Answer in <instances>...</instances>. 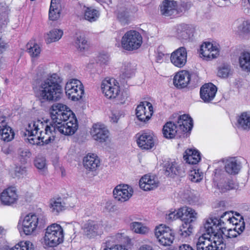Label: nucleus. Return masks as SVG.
Segmentation results:
<instances>
[{
	"instance_id": "8",
	"label": "nucleus",
	"mask_w": 250,
	"mask_h": 250,
	"mask_svg": "<svg viewBox=\"0 0 250 250\" xmlns=\"http://www.w3.org/2000/svg\"><path fill=\"white\" fill-rule=\"evenodd\" d=\"M65 91L68 98L77 101L81 99L84 93L83 86L81 81L77 79H70L66 83Z\"/></svg>"
},
{
	"instance_id": "60",
	"label": "nucleus",
	"mask_w": 250,
	"mask_h": 250,
	"mask_svg": "<svg viewBox=\"0 0 250 250\" xmlns=\"http://www.w3.org/2000/svg\"><path fill=\"white\" fill-rule=\"evenodd\" d=\"M59 0H51L50 6L52 7V8H54V7H59Z\"/></svg>"
},
{
	"instance_id": "28",
	"label": "nucleus",
	"mask_w": 250,
	"mask_h": 250,
	"mask_svg": "<svg viewBox=\"0 0 250 250\" xmlns=\"http://www.w3.org/2000/svg\"><path fill=\"white\" fill-rule=\"evenodd\" d=\"M240 168V164L235 158H230L227 159L225 162V169L226 171L229 174H237Z\"/></svg>"
},
{
	"instance_id": "48",
	"label": "nucleus",
	"mask_w": 250,
	"mask_h": 250,
	"mask_svg": "<svg viewBox=\"0 0 250 250\" xmlns=\"http://www.w3.org/2000/svg\"><path fill=\"white\" fill-rule=\"evenodd\" d=\"M50 7L49 11V18L50 20L56 21L60 17V9L59 7Z\"/></svg>"
},
{
	"instance_id": "63",
	"label": "nucleus",
	"mask_w": 250,
	"mask_h": 250,
	"mask_svg": "<svg viewBox=\"0 0 250 250\" xmlns=\"http://www.w3.org/2000/svg\"><path fill=\"white\" fill-rule=\"evenodd\" d=\"M4 231V229L3 228L0 227V234H2Z\"/></svg>"
},
{
	"instance_id": "9",
	"label": "nucleus",
	"mask_w": 250,
	"mask_h": 250,
	"mask_svg": "<svg viewBox=\"0 0 250 250\" xmlns=\"http://www.w3.org/2000/svg\"><path fill=\"white\" fill-rule=\"evenodd\" d=\"M155 235L159 243L164 246H170L175 237L173 230L163 225L155 228Z\"/></svg>"
},
{
	"instance_id": "37",
	"label": "nucleus",
	"mask_w": 250,
	"mask_h": 250,
	"mask_svg": "<svg viewBox=\"0 0 250 250\" xmlns=\"http://www.w3.org/2000/svg\"><path fill=\"white\" fill-rule=\"evenodd\" d=\"M239 62L240 67L243 70L250 72V53L245 52L239 57Z\"/></svg>"
},
{
	"instance_id": "2",
	"label": "nucleus",
	"mask_w": 250,
	"mask_h": 250,
	"mask_svg": "<svg viewBox=\"0 0 250 250\" xmlns=\"http://www.w3.org/2000/svg\"><path fill=\"white\" fill-rule=\"evenodd\" d=\"M233 219H235L234 218ZM225 221L233 223L230 216V212L226 211L222 214L219 219L210 218L206 221L203 229L205 233L200 236L196 243L197 250H218L215 241L212 242L210 237L216 236L219 230L225 229Z\"/></svg>"
},
{
	"instance_id": "58",
	"label": "nucleus",
	"mask_w": 250,
	"mask_h": 250,
	"mask_svg": "<svg viewBox=\"0 0 250 250\" xmlns=\"http://www.w3.org/2000/svg\"><path fill=\"white\" fill-rule=\"evenodd\" d=\"M138 250H154L151 246L144 245L140 247Z\"/></svg>"
},
{
	"instance_id": "10",
	"label": "nucleus",
	"mask_w": 250,
	"mask_h": 250,
	"mask_svg": "<svg viewBox=\"0 0 250 250\" xmlns=\"http://www.w3.org/2000/svg\"><path fill=\"white\" fill-rule=\"evenodd\" d=\"M44 221L40 219L35 214L30 213L26 215L22 221L23 231L26 235L31 234L38 228L43 226Z\"/></svg>"
},
{
	"instance_id": "7",
	"label": "nucleus",
	"mask_w": 250,
	"mask_h": 250,
	"mask_svg": "<svg viewBox=\"0 0 250 250\" xmlns=\"http://www.w3.org/2000/svg\"><path fill=\"white\" fill-rule=\"evenodd\" d=\"M142 37L137 31H127L123 36L121 40L122 47L128 51H133L140 48L142 44Z\"/></svg>"
},
{
	"instance_id": "15",
	"label": "nucleus",
	"mask_w": 250,
	"mask_h": 250,
	"mask_svg": "<svg viewBox=\"0 0 250 250\" xmlns=\"http://www.w3.org/2000/svg\"><path fill=\"white\" fill-rule=\"evenodd\" d=\"M133 193L132 188L127 185H118L113 191L114 198L121 202L128 200L132 196Z\"/></svg>"
},
{
	"instance_id": "38",
	"label": "nucleus",
	"mask_w": 250,
	"mask_h": 250,
	"mask_svg": "<svg viewBox=\"0 0 250 250\" xmlns=\"http://www.w3.org/2000/svg\"><path fill=\"white\" fill-rule=\"evenodd\" d=\"M1 250H34L33 244L30 241L21 242L14 247L3 248Z\"/></svg>"
},
{
	"instance_id": "62",
	"label": "nucleus",
	"mask_w": 250,
	"mask_h": 250,
	"mask_svg": "<svg viewBox=\"0 0 250 250\" xmlns=\"http://www.w3.org/2000/svg\"><path fill=\"white\" fill-rule=\"evenodd\" d=\"M118 119L119 118L117 116H115L114 114L112 115L111 117V120L113 122L117 123L118 122Z\"/></svg>"
},
{
	"instance_id": "31",
	"label": "nucleus",
	"mask_w": 250,
	"mask_h": 250,
	"mask_svg": "<svg viewBox=\"0 0 250 250\" xmlns=\"http://www.w3.org/2000/svg\"><path fill=\"white\" fill-rule=\"evenodd\" d=\"M235 23L237 26L236 32L240 36L244 37L250 33V22L243 19H238Z\"/></svg>"
},
{
	"instance_id": "26",
	"label": "nucleus",
	"mask_w": 250,
	"mask_h": 250,
	"mask_svg": "<svg viewBox=\"0 0 250 250\" xmlns=\"http://www.w3.org/2000/svg\"><path fill=\"white\" fill-rule=\"evenodd\" d=\"M194 30L188 24L182 23L177 25L176 28L177 36L182 39H188L193 36Z\"/></svg>"
},
{
	"instance_id": "40",
	"label": "nucleus",
	"mask_w": 250,
	"mask_h": 250,
	"mask_svg": "<svg viewBox=\"0 0 250 250\" xmlns=\"http://www.w3.org/2000/svg\"><path fill=\"white\" fill-rule=\"evenodd\" d=\"M135 69L130 63H125L121 70V76L123 78H129L133 76Z\"/></svg>"
},
{
	"instance_id": "11",
	"label": "nucleus",
	"mask_w": 250,
	"mask_h": 250,
	"mask_svg": "<svg viewBox=\"0 0 250 250\" xmlns=\"http://www.w3.org/2000/svg\"><path fill=\"white\" fill-rule=\"evenodd\" d=\"M67 106L62 104L56 103L53 104L50 109V114L53 123L55 125L62 120L68 119L71 115H73L70 110H68Z\"/></svg>"
},
{
	"instance_id": "34",
	"label": "nucleus",
	"mask_w": 250,
	"mask_h": 250,
	"mask_svg": "<svg viewBox=\"0 0 250 250\" xmlns=\"http://www.w3.org/2000/svg\"><path fill=\"white\" fill-rule=\"evenodd\" d=\"M165 174L166 175L174 177L180 174V169L175 162H166L164 164Z\"/></svg>"
},
{
	"instance_id": "17",
	"label": "nucleus",
	"mask_w": 250,
	"mask_h": 250,
	"mask_svg": "<svg viewBox=\"0 0 250 250\" xmlns=\"http://www.w3.org/2000/svg\"><path fill=\"white\" fill-rule=\"evenodd\" d=\"M91 133L93 139L100 143L106 142L109 138L108 130L104 125L101 124L93 125Z\"/></svg>"
},
{
	"instance_id": "24",
	"label": "nucleus",
	"mask_w": 250,
	"mask_h": 250,
	"mask_svg": "<svg viewBox=\"0 0 250 250\" xmlns=\"http://www.w3.org/2000/svg\"><path fill=\"white\" fill-rule=\"evenodd\" d=\"M190 75L187 71H181L177 73L173 78V84L178 88L185 87L189 83Z\"/></svg>"
},
{
	"instance_id": "16",
	"label": "nucleus",
	"mask_w": 250,
	"mask_h": 250,
	"mask_svg": "<svg viewBox=\"0 0 250 250\" xmlns=\"http://www.w3.org/2000/svg\"><path fill=\"white\" fill-rule=\"evenodd\" d=\"M103 225L102 224L88 220L83 227L84 235L89 238H93L103 233Z\"/></svg>"
},
{
	"instance_id": "53",
	"label": "nucleus",
	"mask_w": 250,
	"mask_h": 250,
	"mask_svg": "<svg viewBox=\"0 0 250 250\" xmlns=\"http://www.w3.org/2000/svg\"><path fill=\"white\" fill-rule=\"evenodd\" d=\"M34 165L37 168L43 169L46 165L45 160L44 158H37L34 161Z\"/></svg>"
},
{
	"instance_id": "25",
	"label": "nucleus",
	"mask_w": 250,
	"mask_h": 250,
	"mask_svg": "<svg viewBox=\"0 0 250 250\" xmlns=\"http://www.w3.org/2000/svg\"><path fill=\"white\" fill-rule=\"evenodd\" d=\"M84 167L90 171H94L100 166V160L94 154H88L83 159Z\"/></svg>"
},
{
	"instance_id": "47",
	"label": "nucleus",
	"mask_w": 250,
	"mask_h": 250,
	"mask_svg": "<svg viewBox=\"0 0 250 250\" xmlns=\"http://www.w3.org/2000/svg\"><path fill=\"white\" fill-rule=\"evenodd\" d=\"M32 43H28L27 44L28 52L32 57H37L41 53V49L39 45L34 43L32 46Z\"/></svg>"
},
{
	"instance_id": "13",
	"label": "nucleus",
	"mask_w": 250,
	"mask_h": 250,
	"mask_svg": "<svg viewBox=\"0 0 250 250\" xmlns=\"http://www.w3.org/2000/svg\"><path fill=\"white\" fill-rule=\"evenodd\" d=\"M153 113V107L152 104L147 101H144L137 106L136 115L137 118L142 122L148 121Z\"/></svg>"
},
{
	"instance_id": "35",
	"label": "nucleus",
	"mask_w": 250,
	"mask_h": 250,
	"mask_svg": "<svg viewBox=\"0 0 250 250\" xmlns=\"http://www.w3.org/2000/svg\"><path fill=\"white\" fill-rule=\"evenodd\" d=\"M84 19L90 21H95L100 16V12L98 10L92 7L84 6Z\"/></svg>"
},
{
	"instance_id": "55",
	"label": "nucleus",
	"mask_w": 250,
	"mask_h": 250,
	"mask_svg": "<svg viewBox=\"0 0 250 250\" xmlns=\"http://www.w3.org/2000/svg\"><path fill=\"white\" fill-rule=\"evenodd\" d=\"M7 120L8 119L5 116H3L0 113V130L8 126Z\"/></svg>"
},
{
	"instance_id": "14",
	"label": "nucleus",
	"mask_w": 250,
	"mask_h": 250,
	"mask_svg": "<svg viewBox=\"0 0 250 250\" xmlns=\"http://www.w3.org/2000/svg\"><path fill=\"white\" fill-rule=\"evenodd\" d=\"M201 57L206 61L211 60L216 58L219 55L218 48L209 42H206L202 44L199 50Z\"/></svg>"
},
{
	"instance_id": "32",
	"label": "nucleus",
	"mask_w": 250,
	"mask_h": 250,
	"mask_svg": "<svg viewBox=\"0 0 250 250\" xmlns=\"http://www.w3.org/2000/svg\"><path fill=\"white\" fill-rule=\"evenodd\" d=\"M49 207L50 211L55 214H58L65 209L64 203L61 198L51 199Z\"/></svg>"
},
{
	"instance_id": "51",
	"label": "nucleus",
	"mask_w": 250,
	"mask_h": 250,
	"mask_svg": "<svg viewBox=\"0 0 250 250\" xmlns=\"http://www.w3.org/2000/svg\"><path fill=\"white\" fill-rule=\"evenodd\" d=\"M128 98V94L126 91H124L121 93H119L118 96L114 98L116 103L118 104H124L125 103Z\"/></svg>"
},
{
	"instance_id": "61",
	"label": "nucleus",
	"mask_w": 250,
	"mask_h": 250,
	"mask_svg": "<svg viewBox=\"0 0 250 250\" xmlns=\"http://www.w3.org/2000/svg\"><path fill=\"white\" fill-rule=\"evenodd\" d=\"M221 170L218 169H215L214 171V177L213 178V180H216V178H217L220 174Z\"/></svg>"
},
{
	"instance_id": "30",
	"label": "nucleus",
	"mask_w": 250,
	"mask_h": 250,
	"mask_svg": "<svg viewBox=\"0 0 250 250\" xmlns=\"http://www.w3.org/2000/svg\"><path fill=\"white\" fill-rule=\"evenodd\" d=\"M163 133L164 136L167 139L173 138L177 134H179L177 125L172 122H167L164 125Z\"/></svg>"
},
{
	"instance_id": "22",
	"label": "nucleus",
	"mask_w": 250,
	"mask_h": 250,
	"mask_svg": "<svg viewBox=\"0 0 250 250\" xmlns=\"http://www.w3.org/2000/svg\"><path fill=\"white\" fill-rule=\"evenodd\" d=\"M0 200L2 204L10 206L16 202L18 195L14 188H8L4 190L0 194Z\"/></svg>"
},
{
	"instance_id": "21",
	"label": "nucleus",
	"mask_w": 250,
	"mask_h": 250,
	"mask_svg": "<svg viewBox=\"0 0 250 250\" xmlns=\"http://www.w3.org/2000/svg\"><path fill=\"white\" fill-rule=\"evenodd\" d=\"M175 124L178 126L179 134L190 131L193 127L192 118L186 114L179 116Z\"/></svg>"
},
{
	"instance_id": "43",
	"label": "nucleus",
	"mask_w": 250,
	"mask_h": 250,
	"mask_svg": "<svg viewBox=\"0 0 250 250\" xmlns=\"http://www.w3.org/2000/svg\"><path fill=\"white\" fill-rule=\"evenodd\" d=\"M18 159L22 164L26 163L27 160L31 156L29 150L26 148H20L18 150Z\"/></svg>"
},
{
	"instance_id": "46",
	"label": "nucleus",
	"mask_w": 250,
	"mask_h": 250,
	"mask_svg": "<svg viewBox=\"0 0 250 250\" xmlns=\"http://www.w3.org/2000/svg\"><path fill=\"white\" fill-rule=\"evenodd\" d=\"M117 18L122 24H128L129 22L128 11L126 9L119 11L117 15Z\"/></svg>"
},
{
	"instance_id": "56",
	"label": "nucleus",
	"mask_w": 250,
	"mask_h": 250,
	"mask_svg": "<svg viewBox=\"0 0 250 250\" xmlns=\"http://www.w3.org/2000/svg\"><path fill=\"white\" fill-rule=\"evenodd\" d=\"M104 209L108 212H114L116 209L115 206L111 202L108 201L105 204Z\"/></svg>"
},
{
	"instance_id": "19",
	"label": "nucleus",
	"mask_w": 250,
	"mask_h": 250,
	"mask_svg": "<svg viewBox=\"0 0 250 250\" xmlns=\"http://www.w3.org/2000/svg\"><path fill=\"white\" fill-rule=\"evenodd\" d=\"M137 141L138 146L142 149L148 150L154 146L155 139L153 133L144 132L139 136Z\"/></svg>"
},
{
	"instance_id": "27",
	"label": "nucleus",
	"mask_w": 250,
	"mask_h": 250,
	"mask_svg": "<svg viewBox=\"0 0 250 250\" xmlns=\"http://www.w3.org/2000/svg\"><path fill=\"white\" fill-rule=\"evenodd\" d=\"M123 239L122 233H117L115 235L107 237L106 241L107 247L104 250H128L125 246L122 245H115L109 247L110 243L121 242L123 241Z\"/></svg>"
},
{
	"instance_id": "4",
	"label": "nucleus",
	"mask_w": 250,
	"mask_h": 250,
	"mask_svg": "<svg viewBox=\"0 0 250 250\" xmlns=\"http://www.w3.org/2000/svg\"><path fill=\"white\" fill-rule=\"evenodd\" d=\"M191 4L189 2L174 0H164L159 6L161 15L165 17H177L188 10Z\"/></svg>"
},
{
	"instance_id": "39",
	"label": "nucleus",
	"mask_w": 250,
	"mask_h": 250,
	"mask_svg": "<svg viewBox=\"0 0 250 250\" xmlns=\"http://www.w3.org/2000/svg\"><path fill=\"white\" fill-rule=\"evenodd\" d=\"M235 227L232 229H229L228 233V236L229 238H234L237 236V234H241L244 230L245 228V223L244 221L239 222V223H235Z\"/></svg>"
},
{
	"instance_id": "1",
	"label": "nucleus",
	"mask_w": 250,
	"mask_h": 250,
	"mask_svg": "<svg viewBox=\"0 0 250 250\" xmlns=\"http://www.w3.org/2000/svg\"><path fill=\"white\" fill-rule=\"evenodd\" d=\"M78 128L76 118L73 114L66 120L48 125L45 123L37 120L29 123L24 133L28 136L29 142L32 145L47 144L54 139L57 132L65 135H71Z\"/></svg>"
},
{
	"instance_id": "5",
	"label": "nucleus",
	"mask_w": 250,
	"mask_h": 250,
	"mask_svg": "<svg viewBox=\"0 0 250 250\" xmlns=\"http://www.w3.org/2000/svg\"><path fill=\"white\" fill-rule=\"evenodd\" d=\"M63 239V230L60 225L53 224L46 228L44 236V242L46 246L56 247L62 243Z\"/></svg>"
},
{
	"instance_id": "33",
	"label": "nucleus",
	"mask_w": 250,
	"mask_h": 250,
	"mask_svg": "<svg viewBox=\"0 0 250 250\" xmlns=\"http://www.w3.org/2000/svg\"><path fill=\"white\" fill-rule=\"evenodd\" d=\"M237 127L241 129L250 130V114L244 112L241 114L237 119Z\"/></svg>"
},
{
	"instance_id": "23",
	"label": "nucleus",
	"mask_w": 250,
	"mask_h": 250,
	"mask_svg": "<svg viewBox=\"0 0 250 250\" xmlns=\"http://www.w3.org/2000/svg\"><path fill=\"white\" fill-rule=\"evenodd\" d=\"M141 188L144 190H151L157 188L159 186V181L153 176L146 175L139 181Z\"/></svg>"
},
{
	"instance_id": "52",
	"label": "nucleus",
	"mask_w": 250,
	"mask_h": 250,
	"mask_svg": "<svg viewBox=\"0 0 250 250\" xmlns=\"http://www.w3.org/2000/svg\"><path fill=\"white\" fill-rule=\"evenodd\" d=\"M217 186L222 192H225L227 190H229L234 188V184L232 181H228V183L223 185L221 184L217 185Z\"/></svg>"
},
{
	"instance_id": "45",
	"label": "nucleus",
	"mask_w": 250,
	"mask_h": 250,
	"mask_svg": "<svg viewBox=\"0 0 250 250\" xmlns=\"http://www.w3.org/2000/svg\"><path fill=\"white\" fill-rule=\"evenodd\" d=\"M232 74L230 66L229 65H224L220 66L218 70L217 75L219 77L226 78Z\"/></svg>"
},
{
	"instance_id": "50",
	"label": "nucleus",
	"mask_w": 250,
	"mask_h": 250,
	"mask_svg": "<svg viewBox=\"0 0 250 250\" xmlns=\"http://www.w3.org/2000/svg\"><path fill=\"white\" fill-rule=\"evenodd\" d=\"M203 176V174H200L198 170H197V172L196 170H193L190 172L189 174V179L192 182H199L202 179Z\"/></svg>"
},
{
	"instance_id": "57",
	"label": "nucleus",
	"mask_w": 250,
	"mask_h": 250,
	"mask_svg": "<svg viewBox=\"0 0 250 250\" xmlns=\"http://www.w3.org/2000/svg\"><path fill=\"white\" fill-rule=\"evenodd\" d=\"M98 61L101 64H106L108 61V56L106 54H102L98 56Z\"/></svg>"
},
{
	"instance_id": "18",
	"label": "nucleus",
	"mask_w": 250,
	"mask_h": 250,
	"mask_svg": "<svg viewBox=\"0 0 250 250\" xmlns=\"http://www.w3.org/2000/svg\"><path fill=\"white\" fill-rule=\"evenodd\" d=\"M171 63L176 67L181 68L187 62V52L184 47H180L174 51L171 55Z\"/></svg>"
},
{
	"instance_id": "41",
	"label": "nucleus",
	"mask_w": 250,
	"mask_h": 250,
	"mask_svg": "<svg viewBox=\"0 0 250 250\" xmlns=\"http://www.w3.org/2000/svg\"><path fill=\"white\" fill-rule=\"evenodd\" d=\"M14 136V133L9 126H6L0 130V138L5 142L11 141Z\"/></svg>"
},
{
	"instance_id": "54",
	"label": "nucleus",
	"mask_w": 250,
	"mask_h": 250,
	"mask_svg": "<svg viewBox=\"0 0 250 250\" xmlns=\"http://www.w3.org/2000/svg\"><path fill=\"white\" fill-rule=\"evenodd\" d=\"M15 173L18 176H20V175L24 174L26 173V169L25 167L23 166H17L15 167Z\"/></svg>"
},
{
	"instance_id": "20",
	"label": "nucleus",
	"mask_w": 250,
	"mask_h": 250,
	"mask_svg": "<svg viewBox=\"0 0 250 250\" xmlns=\"http://www.w3.org/2000/svg\"><path fill=\"white\" fill-rule=\"evenodd\" d=\"M217 88L212 83H208L204 84L200 88L201 98L205 103H209L214 98Z\"/></svg>"
},
{
	"instance_id": "42",
	"label": "nucleus",
	"mask_w": 250,
	"mask_h": 250,
	"mask_svg": "<svg viewBox=\"0 0 250 250\" xmlns=\"http://www.w3.org/2000/svg\"><path fill=\"white\" fill-rule=\"evenodd\" d=\"M130 227L133 231L137 233L146 234L149 231L148 228L140 222H132Z\"/></svg>"
},
{
	"instance_id": "59",
	"label": "nucleus",
	"mask_w": 250,
	"mask_h": 250,
	"mask_svg": "<svg viewBox=\"0 0 250 250\" xmlns=\"http://www.w3.org/2000/svg\"><path fill=\"white\" fill-rule=\"evenodd\" d=\"M179 250H193V249L189 245L184 244L179 247Z\"/></svg>"
},
{
	"instance_id": "12",
	"label": "nucleus",
	"mask_w": 250,
	"mask_h": 250,
	"mask_svg": "<svg viewBox=\"0 0 250 250\" xmlns=\"http://www.w3.org/2000/svg\"><path fill=\"white\" fill-rule=\"evenodd\" d=\"M103 93L108 99L115 98L120 92V86L117 81L114 78H105L101 84Z\"/></svg>"
},
{
	"instance_id": "6",
	"label": "nucleus",
	"mask_w": 250,
	"mask_h": 250,
	"mask_svg": "<svg viewBox=\"0 0 250 250\" xmlns=\"http://www.w3.org/2000/svg\"><path fill=\"white\" fill-rule=\"evenodd\" d=\"M181 220L184 222L182 228L180 229L181 234L184 237L189 236L193 229L191 223L196 219L197 213L190 208L184 207L180 208Z\"/></svg>"
},
{
	"instance_id": "44",
	"label": "nucleus",
	"mask_w": 250,
	"mask_h": 250,
	"mask_svg": "<svg viewBox=\"0 0 250 250\" xmlns=\"http://www.w3.org/2000/svg\"><path fill=\"white\" fill-rule=\"evenodd\" d=\"M75 45L77 49L81 52L86 50L88 48L87 41L83 36L77 37L75 42Z\"/></svg>"
},
{
	"instance_id": "3",
	"label": "nucleus",
	"mask_w": 250,
	"mask_h": 250,
	"mask_svg": "<svg viewBox=\"0 0 250 250\" xmlns=\"http://www.w3.org/2000/svg\"><path fill=\"white\" fill-rule=\"evenodd\" d=\"M62 80L58 74L53 73L43 80H38L34 87L37 96L43 101L51 102L59 100L62 93L60 83Z\"/></svg>"
},
{
	"instance_id": "49",
	"label": "nucleus",
	"mask_w": 250,
	"mask_h": 250,
	"mask_svg": "<svg viewBox=\"0 0 250 250\" xmlns=\"http://www.w3.org/2000/svg\"><path fill=\"white\" fill-rule=\"evenodd\" d=\"M180 214V208L177 211H170L168 214H166V219L170 222L178 218L181 219Z\"/></svg>"
},
{
	"instance_id": "36",
	"label": "nucleus",
	"mask_w": 250,
	"mask_h": 250,
	"mask_svg": "<svg viewBox=\"0 0 250 250\" xmlns=\"http://www.w3.org/2000/svg\"><path fill=\"white\" fill-rule=\"evenodd\" d=\"M63 35V31L61 29H54L45 36V40L47 43L59 41Z\"/></svg>"
},
{
	"instance_id": "29",
	"label": "nucleus",
	"mask_w": 250,
	"mask_h": 250,
	"mask_svg": "<svg viewBox=\"0 0 250 250\" xmlns=\"http://www.w3.org/2000/svg\"><path fill=\"white\" fill-rule=\"evenodd\" d=\"M183 158L187 163L192 165L197 164L201 160L199 152L192 149H187L184 153Z\"/></svg>"
}]
</instances>
